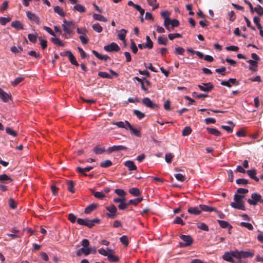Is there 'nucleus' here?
<instances>
[{
	"instance_id": "f257e3e1",
	"label": "nucleus",
	"mask_w": 263,
	"mask_h": 263,
	"mask_svg": "<svg viewBox=\"0 0 263 263\" xmlns=\"http://www.w3.org/2000/svg\"><path fill=\"white\" fill-rule=\"evenodd\" d=\"M236 194L234 196V202H232L230 203V205L236 209L245 211L246 206L245 205V202L243 200L245 195L241 194H246L248 193L249 191L248 189L243 188H238Z\"/></svg>"
},
{
	"instance_id": "f03ea898",
	"label": "nucleus",
	"mask_w": 263,
	"mask_h": 263,
	"mask_svg": "<svg viewBox=\"0 0 263 263\" xmlns=\"http://www.w3.org/2000/svg\"><path fill=\"white\" fill-rule=\"evenodd\" d=\"M81 244L83 248L77 251V255H80L81 252L83 253L85 256L89 255L91 252V248L88 247L89 245V240L87 239H83Z\"/></svg>"
},
{
	"instance_id": "7ed1b4c3",
	"label": "nucleus",
	"mask_w": 263,
	"mask_h": 263,
	"mask_svg": "<svg viewBox=\"0 0 263 263\" xmlns=\"http://www.w3.org/2000/svg\"><path fill=\"white\" fill-rule=\"evenodd\" d=\"M63 24L62 26L63 27L64 32L68 34H71L72 30L76 28V25L74 22L73 21H67L66 20H64Z\"/></svg>"
},
{
	"instance_id": "20e7f679",
	"label": "nucleus",
	"mask_w": 263,
	"mask_h": 263,
	"mask_svg": "<svg viewBox=\"0 0 263 263\" xmlns=\"http://www.w3.org/2000/svg\"><path fill=\"white\" fill-rule=\"evenodd\" d=\"M180 238L184 242H179V247L184 248L190 246L193 242V239L190 235H181Z\"/></svg>"
},
{
	"instance_id": "39448f33",
	"label": "nucleus",
	"mask_w": 263,
	"mask_h": 263,
	"mask_svg": "<svg viewBox=\"0 0 263 263\" xmlns=\"http://www.w3.org/2000/svg\"><path fill=\"white\" fill-rule=\"evenodd\" d=\"M247 202L252 205H255L258 202L263 203V199H261V196L256 193H254L251 195V199H248Z\"/></svg>"
},
{
	"instance_id": "423d86ee",
	"label": "nucleus",
	"mask_w": 263,
	"mask_h": 263,
	"mask_svg": "<svg viewBox=\"0 0 263 263\" xmlns=\"http://www.w3.org/2000/svg\"><path fill=\"white\" fill-rule=\"evenodd\" d=\"M142 103L145 106L154 109L155 110H157L159 108V106L156 103H153L149 98L146 97L144 98L142 100Z\"/></svg>"
},
{
	"instance_id": "0eeeda50",
	"label": "nucleus",
	"mask_w": 263,
	"mask_h": 263,
	"mask_svg": "<svg viewBox=\"0 0 263 263\" xmlns=\"http://www.w3.org/2000/svg\"><path fill=\"white\" fill-rule=\"evenodd\" d=\"M104 49L107 52H118L120 50V48L116 43L112 42L109 45L104 47Z\"/></svg>"
},
{
	"instance_id": "6e6552de",
	"label": "nucleus",
	"mask_w": 263,
	"mask_h": 263,
	"mask_svg": "<svg viewBox=\"0 0 263 263\" xmlns=\"http://www.w3.org/2000/svg\"><path fill=\"white\" fill-rule=\"evenodd\" d=\"M106 209L109 212L106 214V216L108 218H114L116 217L117 208L114 205H111L106 207Z\"/></svg>"
},
{
	"instance_id": "1a4fd4ad",
	"label": "nucleus",
	"mask_w": 263,
	"mask_h": 263,
	"mask_svg": "<svg viewBox=\"0 0 263 263\" xmlns=\"http://www.w3.org/2000/svg\"><path fill=\"white\" fill-rule=\"evenodd\" d=\"M127 147L123 145H114L109 147L107 150L106 152L108 154H111L112 152L120 151H126Z\"/></svg>"
},
{
	"instance_id": "9d476101",
	"label": "nucleus",
	"mask_w": 263,
	"mask_h": 263,
	"mask_svg": "<svg viewBox=\"0 0 263 263\" xmlns=\"http://www.w3.org/2000/svg\"><path fill=\"white\" fill-rule=\"evenodd\" d=\"M26 15L30 21L37 24H40V18L35 13H32L31 11H28L26 12Z\"/></svg>"
},
{
	"instance_id": "9b49d317",
	"label": "nucleus",
	"mask_w": 263,
	"mask_h": 263,
	"mask_svg": "<svg viewBox=\"0 0 263 263\" xmlns=\"http://www.w3.org/2000/svg\"><path fill=\"white\" fill-rule=\"evenodd\" d=\"M0 98L4 102H8L12 99V96L10 93H7L0 88Z\"/></svg>"
},
{
	"instance_id": "f8f14e48",
	"label": "nucleus",
	"mask_w": 263,
	"mask_h": 263,
	"mask_svg": "<svg viewBox=\"0 0 263 263\" xmlns=\"http://www.w3.org/2000/svg\"><path fill=\"white\" fill-rule=\"evenodd\" d=\"M238 82L235 78H230L228 81H222L221 82V85L228 87H231L232 85H238Z\"/></svg>"
},
{
	"instance_id": "ddd939ff",
	"label": "nucleus",
	"mask_w": 263,
	"mask_h": 263,
	"mask_svg": "<svg viewBox=\"0 0 263 263\" xmlns=\"http://www.w3.org/2000/svg\"><path fill=\"white\" fill-rule=\"evenodd\" d=\"M202 85H199L198 87L200 90L203 91L209 92L214 88L213 85L211 83H203Z\"/></svg>"
},
{
	"instance_id": "4468645a",
	"label": "nucleus",
	"mask_w": 263,
	"mask_h": 263,
	"mask_svg": "<svg viewBox=\"0 0 263 263\" xmlns=\"http://www.w3.org/2000/svg\"><path fill=\"white\" fill-rule=\"evenodd\" d=\"M12 179L6 174L0 175V182L2 183H9L12 182Z\"/></svg>"
},
{
	"instance_id": "2eb2a0df",
	"label": "nucleus",
	"mask_w": 263,
	"mask_h": 263,
	"mask_svg": "<svg viewBox=\"0 0 263 263\" xmlns=\"http://www.w3.org/2000/svg\"><path fill=\"white\" fill-rule=\"evenodd\" d=\"M241 258H251L254 255L253 250L250 251H240Z\"/></svg>"
},
{
	"instance_id": "dca6fc26",
	"label": "nucleus",
	"mask_w": 263,
	"mask_h": 263,
	"mask_svg": "<svg viewBox=\"0 0 263 263\" xmlns=\"http://www.w3.org/2000/svg\"><path fill=\"white\" fill-rule=\"evenodd\" d=\"M100 222V219L97 218L92 220H89L87 219L86 226L89 228H91L95 226L96 224H99Z\"/></svg>"
},
{
	"instance_id": "f3484780",
	"label": "nucleus",
	"mask_w": 263,
	"mask_h": 263,
	"mask_svg": "<svg viewBox=\"0 0 263 263\" xmlns=\"http://www.w3.org/2000/svg\"><path fill=\"white\" fill-rule=\"evenodd\" d=\"M233 256L232 255L231 252H227L224 253L223 255V259L227 261H229L232 263H235V261L233 258Z\"/></svg>"
},
{
	"instance_id": "a211bd4d",
	"label": "nucleus",
	"mask_w": 263,
	"mask_h": 263,
	"mask_svg": "<svg viewBox=\"0 0 263 263\" xmlns=\"http://www.w3.org/2000/svg\"><path fill=\"white\" fill-rule=\"evenodd\" d=\"M124 165L126 166L129 171L136 170L137 167L134 162L131 160H128L124 162Z\"/></svg>"
},
{
	"instance_id": "6ab92c4d",
	"label": "nucleus",
	"mask_w": 263,
	"mask_h": 263,
	"mask_svg": "<svg viewBox=\"0 0 263 263\" xmlns=\"http://www.w3.org/2000/svg\"><path fill=\"white\" fill-rule=\"evenodd\" d=\"M113 124L118 126L119 127L123 128L126 129H127L129 126V124H130L129 122L127 121H125V122L123 121H119L113 123Z\"/></svg>"
},
{
	"instance_id": "aec40b11",
	"label": "nucleus",
	"mask_w": 263,
	"mask_h": 263,
	"mask_svg": "<svg viewBox=\"0 0 263 263\" xmlns=\"http://www.w3.org/2000/svg\"><path fill=\"white\" fill-rule=\"evenodd\" d=\"M199 206L200 208V210H201V212L202 211H204V212H211L213 211L216 212V209L215 208L211 207V206H209L206 205L200 204Z\"/></svg>"
},
{
	"instance_id": "412c9836",
	"label": "nucleus",
	"mask_w": 263,
	"mask_h": 263,
	"mask_svg": "<svg viewBox=\"0 0 263 263\" xmlns=\"http://www.w3.org/2000/svg\"><path fill=\"white\" fill-rule=\"evenodd\" d=\"M247 62L250 64L249 66V69L253 71H256L257 70L256 67H257V62L253 60H249L247 61Z\"/></svg>"
},
{
	"instance_id": "4be33fe9",
	"label": "nucleus",
	"mask_w": 263,
	"mask_h": 263,
	"mask_svg": "<svg viewBox=\"0 0 263 263\" xmlns=\"http://www.w3.org/2000/svg\"><path fill=\"white\" fill-rule=\"evenodd\" d=\"M187 212L192 214L199 215L201 213L199 206L197 207H190L188 209Z\"/></svg>"
},
{
	"instance_id": "5701e85b",
	"label": "nucleus",
	"mask_w": 263,
	"mask_h": 263,
	"mask_svg": "<svg viewBox=\"0 0 263 263\" xmlns=\"http://www.w3.org/2000/svg\"><path fill=\"white\" fill-rule=\"evenodd\" d=\"M92 53L100 60L107 61L110 59V58L107 55H102L98 53L97 51L93 50L92 51Z\"/></svg>"
},
{
	"instance_id": "b1692460",
	"label": "nucleus",
	"mask_w": 263,
	"mask_h": 263,
	"mask_svg": "<svg viewBox=\"0 0 263 263\" xmlns=\"http://www.w3.org/2000/svg\"><path fill=\"white\" fill-rule=\"evenodd\" d=\"M247 173L251 178L255 180L257 182L259 181L258 178L256 176V170L255 169L248 170Z\"/></svg>"
},
{
	"instance_id": "393cba45",
	"label": "nucleus",
	"mask_w": 263,
	"mask_h": 263,
	"mask_svg": "<svg viewBox=\"0 0 263 263\" xmlns=\"http://www.w3.org/2000/svg\"><path fill=\"white\" fill-rule=\"evenodd\" d=\"M93 168V166H88L85 168H82L80 166L77 167V171L84 176H87L85 172H89Z\"/></svg>"
},
{
	"instance_id": "a878e982",
	"label": "nucleus",
	"mask_w": 263,
	"mask_h": 263,
	"mask_svg": "<svg viewBox=\"0 0 263 263\" xmlns=\"http://www.w3.org/2000/svg\"><path fill=\"white\" fill-rule=\"evenodd\" d=\"M11 26L17 30H23L24 29L23 24L19 21H13L11 23Z\"/></svg>"
},
{
	"instance_id": "bb28decb",
	"label": "nucleus",
	"mask_w": 263,
	"mask_h": 263,
	"mask_svg": "<svg viewBox=\"0 0 263 263\" xmlns=\"http://www.w3.org/2000/svg\"><path fill=\"white\" fill-rule=\"evenodd\" d=\"M128 129H129L130 130V131L131 132L132 134L135 135L137 137H140L141 136V133H140V130L138 129H137V128H134L130 124H129V126H128Z\"/></svg>"
},
{
	"instance_id": "cd10ccee",
	"label": "nucleus",
	"mask_w": 263,
	"mask_h": 263,
	"mask_svg": "<svg viewBox=\"0 0 263 263\" xmlns=\"http://www.w3.org/2000/svg\"><path fill=\"white\" fill-rule=\"evenodd\" d=\"M206 129L208 132L210 134L216 136H219L221 135V133L216 128L207 127Z\"/></svg>"
},
{
	"instance_id": "c85d7f7f",
	"label": "nucleus",
	"mask_w": 263,
	"mask_h": 263,
	"mask_svg": "<svg viewBox=\"0 0 263 263\" xmlns=\"http://www.w3.org/2000/svg\"><path fill=\"white\" fill-rule=\"evenodd\" d=\"M51 41L54 44L59 46L64 47L65 46V44L63 43L62 41H61L59 38H56L54 36L51 38Z\"/></svg>"
},
{
	"instance_id": "c756f323",
	"label": "nucleus",
	"mask_w": 263,
	"mask_h": 263,
	"mask_svg": "<svg viewBox=\"0 0 263 263\" xmlns=\"http://www.w3.org/2000/svg\"><path fill=\"white\" fill-rule=\"evenodd\" d=\"M228 123L231 124V126H226V125H221V128L223 129L226 130L228 133H231L233 132V128L234 127V124L233 123L232 121L228 122Z\"/></svg>"
},
{
	"instance_id": "7c9ffc66",
	"label": "nucleus",
	"mask_w": 263,
	"mask_h": 263,
	"mask_svg": "<svg viewBox=\"0 0 263 263\" xmlns=\"http://www.w3.org/2000/svg\"><path fill=\"white\" fill-rule=\"evenodd\" d=\"M54 12L58 13L60 16L64 17L65 15V12L61 7L59 6H57L54 8Z\"/></svg>"
},
{
	"instance_id": "2f4dec72",
	"label": "nucleus",
	"mask_w": 263,
	"mask_h": 263,
	"mask_svg": "<svg viewBox=\"0 0 263 263\" xmlns=\"http://www.w3.org/2000/svg\"><path fill=\"white\" fill-rule=\"evenodd\" d=\"M217 222L222 228L226 229L229 228V229H231L232 228L227 221L218 220Z\"/></svg>"
},
{
	"instance_id": "473e14b6",
	"label": "nucleus",
	"mask_w": 263,
	"mask_h": 263,
	"mask_svg": "<svg viewBox=\"0 0 263 263\" xmlns=\"http://www.w3.org/2000/svg\"><path fill=\"white\" fill-rule=\"evenodd\" d=\"M126 32H127V31L124 29H122L119 33L118 34V36L119 37V39L123 41V42H125V36H126Z\"/></svg>"
},
{
	"instance_id": "72a5a7b5",
	"label": "nucleus",
	"mask_w": 263,
	"mask_h": 263,
	"mask_svg": "<svg viewBox=\"0 0 263 263\" xmlns=\"http://www.w3.org/2000/svg\"><path fill=\"white\" fill-rule=\"evenodd\" d=\"M94 20L106 22H107V19L103 15L99 14L94 13L92 15Z\"/></svg>"
},
{
	"instance_id": "f704fd0d",
	"label": "nucleus",
	"mask_w": 263,
	"mask_h": 263,
	"mask_svg": "<svg viewBox=\"0 0 263 263\" xmlns=\"http://www.w3.org/2000/svg\"><path fill=\"white\" fill-rule=\"evenodd\" d=\"M143 200L142 197L137 198L134 199L130 200L127 203L128 204V206L130 204H132L134 205H138L140 202H141Z\"/></svg>"
},
{
	"instance_id": "c9c22d12",
	"label": "nucleus",
	"mask_w": 263,
	"mask_h": 263,
	"mask_svg": "<svg viewBox=\"0 0 263 263\" xmlns=\"http://www.w3.org/2000/svg\"><path fill=\"white\" fill-rule=\"evenodd\" d=\"M97 207V204H91L85 209L84 212L85 214H89Z\"/></svg>"
},
{
	"instance_id": "e433bc0d",
	"label": "nucleus",
	"mask_w": 263,
	"mask_h": 263,
	"mask_svg": "<svg viewBox=\"0 0 263 263\" xmlns=\"http://www.w3.org/2000/svg\"><path fill=\"white\" fill-rule=\"evenodd\" d=\"M39 37L37 34H29L28 35V40L32 43H35L37 41V39Z\"/></svg>"
},
{
	"instance_id": "4c0bfd02",
	"label": "nucleus",
	"mask_w": 263,
	"mask_h": 263,
	"mask_svg": "<svg viewBox=\"0 0 263 263\" xmlns=\"http://www.w3.org/2000/svg\"><path fill=\"white\" fill-rule=\"evenodd\" d=\"M93 150L94 153L97 155L102 154L105 152V149L104 147H100L98 146L95 147Z\"/></svg>"
},
{
	"instance_id": "58836bf2",
	"label": "nucleus",
	"mask_w": 263,
	"mask_h": 263,
	"mask_svg": "<svg viewBox=\"0 0 263 263\" xmlns=\"http://www.w3.org/2000/svg\"><path fill=\"white\" fill-rule=\"evenodd\" d=\"M98 252H99V253H100V254H101L102 255H104L105 256H107L109 253L112 252V250L109 248H107V250L106 251L104 249L101 248V249L98 250Z\"/></svg>"
},
{
	"instance_id": "ea45409f",
	"label": "nucleus",
	"mask_w": 263,
	"mask_h": 263,
	"mask_svg": "<svg viewBox=\"0 0 263 263\" xmlns=\"http://www.w3.org/2000/svg\"><path fill=\"white\" fill-rule=\"evenodd\" d=\"M112 163L109 160H106L104 161H102L100 163V166L103 168H107L112 165Z\"/></svg>"
},
{
	"instance_id": "a19ab883",
	"label": "nucleus",
	"mask_w": 263,
	"mask_h": 263,
	"mask_svg": "<svg viewBox=\"0 0 263 263\" xmlns=\"http://www.w3.org/2000/svg\"><path fill=\"white\" fill-rule=\"evenodd\" d=\"M69 60L70 63L76 66H79V64L77 62L74 56L73 55L72 53H71L68 56Z\"/></svg>"
},
{
	"instance_id": "79ce46f5",
	"label": "nucleus",
	"mask_w": 263,
	"mask_h": 263,
	"mask_svg": "<svg viewBox=\"0 0 263 263\" xmlns=\"http://www.w3.org/2000/svg\"><path fill=\"white\" fill-rule=\"evenodd\" d=\"M111 253H109L108 255H107V258L108 260L112 262H117L119 260V257L112 254Z\"/></svg>"
},
{
	"instance_id": "37998d69",
	"label": "nucleus",
	"mask_w": 263,
	"mask_h": 263,
	"mask_svg": "<svg viewBox=\"0 0 263 263\" xmlns=\"http://www.w3.org/2000/svg\"><path fill=\"white\" fill-rule=\"evenodd\" d=\"M67 185L68 186V190L71 193H74L75 192L74 190V182L71 180L68 181L67 182Z\"/></svg>"
},
{
	"instance_id": "c03bdc74",
	"label": "nucleus",
	"mask_w": 263,
	"mask_h": 263,
	"mask_svg": "<svg viewBox=\"0 0 263 263\" xmlns=\"http://www.w3.org/2000/svg\"><path fill=\"white\" fill-rule=\"evenodd\" d=\"M146 43L145 44V47L148 49H152L153 47V43L149 36H146Z\"/></svg>"
},
{
	"instance_id": "a18cd8bd",
	"label": "nucleus",
	"mask_w": 263,
	"mask_h": 263,
	"mask_svg": "<svg viewBox=\"0 0 263 263\" xmlns=\"http://www.w3.org/2000/svg\"><path fill=\"white\" fill-rule=\"evenodd\" d=\"M73 9L80 12H85L86 9L84 6L80 4H77L73 7Z\"/></svg>"
},
{
	"instance_id": "49530a36",
	"label": "nucleus",
	"mask_w": 263,
	"mask_h": 263,
	"mask_svg": "<svg viewBox=\"0 0 263 263\" xmlns=\"http://www.w3.org/2000/svg\"><path fill=\"white\" fill-rule=\"evenodd\" d=\"M92 28L97 32L100 33L102 31L103 28L99 23H96L92 25Z\"/></svg>"
},
{
	"instance_id": "de8ad7c7",
	"label": "nucleus",
	"mask_w": 263,
	"mask_h": 263,
	"mask_svg": "<svg viewBox=\"0 0 263 263\" xmlns=\"http://www.w3.org/2000/svg\"><path fill=\"white\" fill-rule=\"evenodd\" d=\"M192 132V129L189 126L185 127L182 132V135L183 136H187L189 135Z\"/></svg>"
},
{
	"instance_id": "09e8293b",
	"label": "nucleus",
	"mask_w": 263,
	"mask_h": 263,
	"mask_svg": "<svg viewBox=\"0 0 263 263\" xmlns=\"http://www.w3.org/2000/svg\"><path fill=\"white\" fill-rule=\"evenodd\" d=\"M129 192L130 194L134 196H138L140 194V192L139 190V189L137 187H133L130 189L129 190Z\"/></svg>"
},
{
	"instance_id": "8fccbe9b",
	"label": "nucleus",
	"mask_w": 263,
	"mask_h": 263,
	"mask_svg": "<svg viewBox=\"0 0 263 263\" xmlns=\"http://www.w3.org/2000/svg\"><path fill=\"white\" fill-rule=\"evenodd\" d=\"M98 76L103 78H106V79H112V77L107 72H103V71H100L98 73Z\"/></svg>"
},
{
	"instance_id": "3c124183",
	"label": "nucleus",
	"mask_w": 263,
	"mask_h": 263,
	"mask_svg": "<svg viewBox=\"0 0 263 263\" xmlns=\"http://www.w3.org/2000/svg\"><path fill=\"white\" fill-rule=\"evenodd\" d=\"M254 10L260 16L263 15V8L260 5H258L254 8Z\"/></svg>"
},
{
	"instance_id": "603ef678",
	"label": "nucleus",
	"mask_w": 263,
	"mask_h": 263,
	"mask_svg": "<svg viewBox=\"0 0 263 263\" xmlns=\"http://www.w3.org/2000/svg\"><path fill=\"white\" fill-rule=\"evenodd\" d=\"M9 206L11 209H15L17 208L16 202L12 198H10L8 201Z\"/></svg>"
},
{
	"instance_id": "864d4df0",
	"label": "nucleus",
	"mask_w": 263,
	"mask_h": 263,
	"mask_svg": "<svg viewBox=\"0 0 263 263\" xmlns=\"http://www.w3.org/2000/svg\"><path fill=\"white\" fill-rule=\"evenodd\" d=\"M147 1L150 6L153 7V10H155L159 7V4L156 3V0H147Z\"/></svg>"
},
{
	"instance_id": "5fc2aeb1",
	"label": "nucleus",
	"mask_w": 263,
	"mask_h": 263,
	"mask_svg": "<svg viewBox=\"0 0 263 263\" xmlns=\"http://www.w3.org/2000/svg\"><path fill=\"white\" fill-rule=\"evenodd\" d=\"M158 43L160 45H166L167 43V39L165 37L159 36L158 39Z\"/></svg>"
},
{
	"instance_id": "6e6d98bb",
	"label": "nucleus",
	"mask_w": 263,
	"mask_h": 263,
	"mask_svg": "<svg viewBox=\"0 0 263 263\" xmlns=\"http://www.w3.org/2000/svg\"><path fill=\"white\" fill-rule=\"evenodd\" d=\"M133 113L139 119H141L145 117V114L138 110H134Z\"/></svg>"
},
{
	"instance_id": "4d7b16f0",
	"label": "nucleus",
	"mask_w": 263,
	"mask_h": 263,
	"mask_svg": "<svg viewBox=\"0 0 263 263\" xmlns=\"http://www.w3.org/2000/svg\"><path fill=\"white\" fill-rule=\"evenodd\" d=\"M39 40L40 42V45L43 49H45L47 48V42L46 40L43 39L41 37H38Z\"/></svg>"
},
{
	"instance_id": "13d9d810",
	"label": "nucleus",
	"mask_w": 263,
	"mask_h": 263,
	"mask_svg": "<svg viewBox=\"0 0 263 263\" xmlns=\"http://www.w3.org/2000/svg\"><path fill=\"white\" fill-rule=\"evenodd\" d=\"M192 96L193 97L198 98V99L205 98L208 97V94H202V93L198 94V93L196 92H193Z\"/></svg>"
},
{
	"instance_id": "bf43d9fd",
	"label": "nucleus",
	"mask_w": 263,
	"mask_h": 263,
	"mask_svg": "<svg viewBox=\"0 0 263 263\" xmlns=\"http://www.w3.org/2000/svg\"><path fill=\"white\" fill-rule=\"evenodd\" d=\"M240 226L241 227H245L249 230H253L254 229L252 224L250 223L242 222L240 223Z\"/></svg>"
},
{
	"instance_id": "052dcab7",
	"label": "nucleus",
	"mask_w": 263,
	"mask_h": 263,
	"mask_svg": "<svg viewBox=\"0 0 263 263\" xmlns=\"http://www.w3.org/2000/svg\"><path fill=\"white\" fill-rule=\"evenodd\" d=\"M120 241L125 246H127L128 245V237L126 235L122 236L120 238Z\"/></svg>"
},
{
	"instance_id": "680f3d73",
	"label": "nucleus",
	"mask_w": 263,
	"mask_h": 263,
	"mask_svg": "<svg viewBox=\"0 0 263 263\" xmlns=\"http://www.w3.org/2000/svg\"><path fill=\"white\" fill-rule=\"evenodd\" d=\"M174 157V155L171 153H167L165 156V160L168 163H170L172 162V159Z\"/></svg>"
},
{
	"instance_id": "e2e57ef3",
	"label": "nucleus",
	"mask_w": 263,
	"mask_h": 263,
	"mask_svg": "<svg viewBox=\"0 0 263 263\" xmlns=\"http://www.w3.org/2000/svg\"><path fill=\"white\" fill-rule=\"evenodd\" d=\"M232 253V255L233 257H235L237 259H241V254L240 251L238 250H235L231 251Z\"/></svg>"
},
{
	"instance_id": "0e129e2a",
	"label": "nucleus",
	"mask_w": 263,
	"mask_h": 263,
	"mask_svg": "<svg viewBox=\"0 0 263 263\" xmlns=\"http://www.w3.org/2000/svg\"><path fill=\"white\" fill-rule=\"evenodd\" d=\"M171 29H174L175 27H178L179 25V22L176 19L171 20Z\"/></svg>"
},
{
	"instance_id": "69168bd1",
	"label": "nucleus",
	"mask_w": 263,
	"mask_h": 263,
	"mask_svg": "<svg viewBox=\"0 0 263 263\" xmlns=\"http://www.w3.org/2000/svg\"><path fill=\"white\" fill-rule=\"evenodd\" d=\"M115 192L118 195L122 197H125V196L126 195V192L122 189H116Z\"/></svg>"
},
{
	"instance_id": "338daca9",
	"label": "nucleus",
	"mask_w": 263,
	"mask_h": 263,
	"mask_svg": "<svg viewBox=\"0 0 263 263\" xmlns=\"http://www.w3.org/2000/svg\"><path fill=\"white\" fill-rule=\"evenodd\" d=\"M24 80V78L22 77H18L16 78L13 82H12V85L13 86H16L18 85L19 83L22 82Z\"/></svg>"
},
{
	"instance_id": "774afa93",
	"label": "nucleus",
	"mask_w": 263,
	"mask_h": 263,
	"mask_svg": "<svg viewBox=\"0 0 263 263\" xmlns=\"http://www.w3.org/2000/svg\"><path fill=\"white\" fill-rule=\"evenodd\" d=\"M126 201H124L120 203L118 205V208L121 210H124L127 209L128 206V203L125 202Z\"/></svg>"
}]
</instances>
